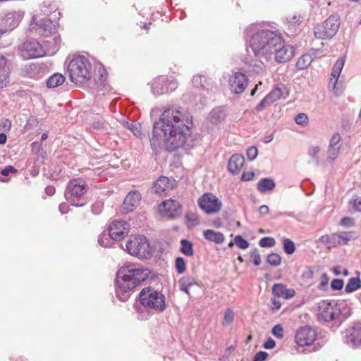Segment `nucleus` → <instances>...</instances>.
Segmentation results:
<instances>
[{"instance_id":"f257e3e1","label":"nucleus","mask_w":361,"mask_h":361,"mask_svg":"<svg viewBox=\"0 0 361 361\" xmlns=\"http://www.w3.org/2000/svg\"><path fill=\"white\" fill-rule=\"evenodd\" d=\"M194 123L190 114L176 108H168L154 122L150 140L154 149L164 147L172 152L180 148L188 149L193 146L192 135Z\"/></svg>"},{"instance_id":"f03ea898","label":"nucleus","mask_w":361,"mask_h":361,"mask_svg":"<svg viewBox=\"0 0 361 361\" xmlns=\"http://www.w3.org/2000/svg\"><path fill=\"white\" fill-rule=\"evenodd\" d=\"M249 45L254 54L250 66L257 73L264 69L265 64L271 60L274 54L279 63H285L294 55L293 47L286 44L280 34L269 30L254 33Z\"/></svg>"},{"instance_id":"7ed1b4c3","label":"nucleus","mask_w":361,"mask_h":361,"mask_svg":"<svg viewBox=\"0 0 361 361\" xmlns=\"http://www.w3.org/2000/svg\"><path fill=\"white\" fill-rule=\"evenodd\" d=\"M151 274L149 269L143 266L126 263L117 272L116 294L122 302L126 301L133 290L147 279Z\"/></svg>"},{"instance_id":"20e7f679","label":"nucleus","mask_w":361,"mask_h":361,"mask_svg":"<svg viewBox=\"0 0 361 361\" xmlns=\"http://www.w3.org/2000/svg\"><path fill=\"white\" fill-rule=\"evenodd\" d=\"M351 314V310L344 301L322 300L317 305V318L325 322L341 324Z\"/></svg>"},{"instance_id":"39448f33","label":"nucleus","mask_w":361,"mask_h":361,"mask_svg":"<svg viewBox=\"0 0 361 361\" xmlns=\"http://www.w3.org/2000/svg\"><path fill=\"white\" fill-rule=\"evenodd\" d=\"M35 32L39 35L49 37L50 39L44 41V47L47 44V53L49 54H54L61 44L60 36L57 34V27L56 25L49 19L38 20L37 17H33V22L30 24V32Z\"/></svg>"},{"instance_id":"423d86ee","label":"nucleus","mask_w":361,"mask_h":361,"mask_svg":"<svg viewBox=\"0 0 361 361\" xmlns=\"http://www.w3.org/2000/svg\"><path fill=\"white\" fill-rule=\"evenodd\" d=\"M91 64L83 56L73 58L69 63L68 71L72 82L83 83L91 78Z\"/></svg>"},{"instance_id":"0eeeda50","label":"nucleus","mask_w":361,"mask_h":361,"mask_svg":"<svg viewBox=\"0 0 361 361\" xmlns=\"http://www.w3.org/2000/svg\"><path fill=\"white\" fill-rule=\"evenodd\" d=\"M138 299L142 307L157 312H162L166 307L165 296L161 292L152 287L142 288L139 293Z\"/></svg>"},{"instance_id":"6e6552de","label":"nucleus","mask_w":361,"mask_h":361,"mask_svg":"<svg viewBox=\"0 0 361 361\" xmlns=\"http://www.w3.org/2000/svg\"><path fill=\"white\" fill-rule=\"evenodd\" d=\"M87 192V184L80 179L71 180L66 187L65 198L73 205L83 206L86 203L85 194Z\"/></svg>"},{"instance_id":"1a4fd4ad","label":"nucleus","mask_w":361,"mask_h":361,"mask_svg":"<svg viewBox=\"0 0 361 361\" xmlns=\"http://www.w3.org/2000/svg\"><path fill=\"white\" fill-rule=\"evenodd\" d=\"M126 250L139 259H148L152 255L149 244L145 236H132L126 243Z\"/></svg>"},{"instance_id":"9d476101","label":"nucleus","mask_w":361,"mask_h":361,"mask_svg":"<svg viewBox=\"0 0 361 361\" xmlns=\"http://www.w3.org/2000/svg\"><path fill=\"white\" fill-rule=\"evenodd\" d=\"M340 27V20L337 15L330 16L323 23L317 25L314 29V33L318 39L333 37Z\"/></svg>"},{"instance_id":"9b49d317","label":"nucleus","mask_w":361,"mask_h":361,"mask_svg":"<svg viewBox=\"0 0 361 361\" xmlns=\"http://www.w3.org/2000/svg\"><path fill=\"white\" fill-rule=\"evenodd\" d=\"M47 52V46L44 47L37 41L24 42L20 49V54L24 59H35L43 56Z\"/></svg>"},{"instance_id":"f8f14e48","label":"nucleus","mask_w":361,"mask_h":361,"mask_svg":"<svg viewBox=\"0 0 361 361\" xmlns=\"http://www.w3.org/2000/svg\"><path fill=\"white\" fill-rule=\"evenodd\" d=\"M178 83L173 78L168 79L164 76L155 78L152 82V91L155 95H160L175 90Z\"/></svg>"},{"instance_id":"ddd939ff","label":"nucleus","mask_w":361,"mask_h":361,"mask_svg":"<svg viewBox=\"0 0 361 361\" xmlns=\"http://www.w3.org/2000/svg\"><path fill=\"white\" fill-rule=\"evenodd\" d=\"M198 204L207 214L216 213L221 207V201L212 193L204 194L200 197Z\"/></svg>"},{"instance_id":"4468645a","label":"nucleus","mask_w":361,"mask_h":361,"mask_svg":"<svg viewBox=\"0 0 361 361\" xmlns=\"http://www.w3.org/2000/svg\"><path fill=\"white\" fill-rule=\"evenodd\" d=\"M159 212L163 217L175 219L180 216L182 209L178 201L168 200L159 205Z\"/></svg>"},{"instance_id":"2eb2a0df","label":"nucleus","mask_w":361,"mask_h":361,"mask_svg":"<svg viewBox=\"0 0 361 361\" xmlns=\"http://www.w3.org/2000/svg\"><path fill=\"white\" fill-rule=\"evenodd\" d=\"M287 96L283 85H277L271 92H269L256 106L257 111H261L272 103L281 99H284Z\"/></svg>"},{"instance_id":"dca6fc26","label":"nucleus","mask_w":361,"mask_h":361,"mask_svg":"<svg viewBox=\"0 0 361 361\" xmlns=\"http://www.w3.org/2000/svg\"><path fill=\"white\" fill-rule=\"evenodd\" d=\"M317 336L315 329L310 326H304L296 332L295 341L300 346H307L314 343Z\"/></svg>"},{"instance_id":"f3484780","label":"nucleus","mask_w":361,"mask_h":361,"mask_svg":"<svg viewBox=\"0 0 361 361\" xmlns=\"http://www.w3.org/2000/svg\"><path fill=\"white\" fill-rule=\"evenodd\" d=\"M129 233V224L124 221H114L109 227V233L111 238L120 240Z\"/></svg>"},{"instance_id":"a211bd4d","label":"nucleus","mask_w":361,"mask_h":361,"mask_svg":"<svg viewBox=\"0 0 361 361\" xmlns=\"http://www.w3.org/2000/svg\"><path fill=\"white\" fill-rule=\"evenodd\" d=\"M344 341L353 346L357 347L361 344V324H355L350 326L343 333Z\"/></svg>"},{"instance_id":"6ab92c4d","label":"nucleus","mask_w":361,"mask_h":361,"mask_svg":"<svg viewBox=\"0 0 361 361\" xmlns=\"http://www.w3.org/2000/svg\"><path fill=\"white\" fill-rule=\"evenodd\" d=\"M141 200V195L137 191H131L126 197L121 205V212L127 214L135 210Z\"/></svg>"},{"instance_id":"aec40b11","label":"nucleus","mask_w":361,"mask_h":361,"mask_svg":"<svg viewBox=\"0 0 361 361\" xmlns=\"http://www.w3.org/2000/svg\"><path fill=\"white\" fill-rule=\"evenodd\" d=\"M229 85L232 92L242 93L247 85V80L245 74L235 73L229 78Z\"/></svg>"},{"instance_id":"412c9836","label":"nucleus","mask_w":361,"mask_h":361,"mask_svg":"<svg viewBox=\"0 0 361 361\" xmlns=\"http://www.w3.org/2000/svg\"><path fill=\"white\" fill-rule=\"evenodd\" d=\"M173 181V180H171L165 176L159 177L154 184V192L158 195L166 193L172 189Z\"/></svg>"},{"instance_id":"4be33fe9","label":"nucleus","mask_w":361,"mask_h":361,"mask_svg":"<svg viewBox=\"0 0 361 361\" xmlns=\"http://www.w3.org/2000/svg\"><path fill=\"white\" fill-rule=\"evenodd\" d=\"M272 293L276 297L288 300L295 296V291L293 288H288L283 283H274L272 286Z\"/></svg>"},{"instance_id":"5701e85b","label":"nucleus","mask_w":361,"mask_h":361,"mask_svg":"<svg viewBox=\"0 0 361 361\" xmlns=\"http://www.w3.org/2000/svg\"><path fill=\"white\" fill-rule=\"evenodd\" d=\"M24 16V13L21 11H11L6 14L4 18V24L8 30H13L16 27Z\"/></svg>"},{"instance_id":"b1692460","label":"nucleus","mask_w":361,"mask_h":361,"mask_svg":"<svg viewBox=\"0 0 361 361\" xmlns=\"http://www.w3.org/2000/svg\"><path fill=\"white\" fill-rule=\"evenodd\" d=\"M244 165V157L240 154H234L228 163V171L233 174L238 173Z\"/></svg>"},{"instance_id":"393cba45","label":"nucleus","mask_w":361,"mask_h":361,"mask_svg":"<svg viewBox=\"0 0 361 361\" xmlns=\"http://www.w3.org/2000/svg\"><path fill=\"white\" fill-rule=\"evenodd\" d=\"M203 235L207 240L214 242L216 244H221L225 240L224 235L222 233L214 231L211 229L205 230L203 232Z\"/></svg>"},{"instance_id":"a878e982","label":"nucleus","mask_w":361,"mask_h":361,"mask_svg":"<svg viewBox=\"0 0 361 361\" xmlns=\"http://www.w3.org/2000/svg\"><path fill=\"white\" fill-rule=\"evenodd\" d=\"M226 118V114L221 107H216L212 110L209 114V119L212 123L222 122Z\"/></svg>"},{"instance_id":"bb28decb","label":"nucleus","mask_w":361,"mask_h":361,"mask_svg":"<svg viewBox=\"0 0 361 361\" xmlns=\"http://www.w3.org/2000/svg\"><path fill=\"white\" fill-rule=\"evenodd\" d=\"M313 61V58L310 54H305L302 55L296 62V68L299 70H304L307 68Z\"/></svg>"},{"instance_id":"cd10ccee","label":"nucleus","mask_w":361,"mask_h":361,"mask_svg":"<svg viewBox=\"0 0 361 361\" xmlns=\"http://www.w3.org/2000/svg\"><path fill=\"white\" fill-rule=\"evenodd\" d=\"M65 81V77L61 73H54L49 78L47 85L49 88H54L62 85Z\"/></svg>"},{"instance_id":"c85d7f7f","label":"nucleus","mask_w":361,"mask_h":361,"mask_svg":"<svg viewBox=\"0 0 361 361\" xmlns=\"http://www.w3.org/2000/svg\"><path fill=\"white\" fill-rule=\"evenodd\" d=\"M275 187L274 181L271 178H263L257 184V190L261 192L271 190Z\"/></svg>"},{"instance_id":"c756f323","label":"nucleus","mask_w":361,"mask_h":361,"mask_svg":"<svg viewBox=\"0 0 361 361\" xmlns=\"http://www.w3.org/2000/svg\"><path fill=\"white\" fill-rule=\"evenodd\" d=\"M361 288V280L357 277H352L348 280L345 286V290L346 293H353Z\"/></svg>"},{"instance_id":"7c9ffc66","label":"nucleus","mask_w":361,"mask_h":361,"mask_svg":"<svg viewBox=\"0 0 361 361\" xmlns=\"http://www.w3.org/2000/svg\"><path fill=\"white\" fill-rule=\"evenodd\" d=\"M338 245H346L353 238V231H342L336 233Z\"/></svg>"},{"instance_id":"2f4dec72","label":"nucleus","mask_w":361,"mask_h":361,"mask_svg":"<svg viewBox=\"0 0 361 361\" xmlns=\"http://www.w3.org/2000/svg\"><path fill=\"white\" fill-rule=\"evenodd\" d=\"M345 61V59L344 57H341L336 61V62L334 65L331 76L334 78H339V75L344 66Z\"/></svg>"},{"instance_id":"473e14b6","label":"nucleus","mask_w":361,"mask_h":361,"mask_svg":"<svg viewBox=\"0 0 361 361\" xmlns=\"http://www.w3.org/2000/svg\"><path fill=\"white\" fill-rule=\"evenodd\" d=\"M180 251L183 254L188 257L193 255L192 244L190 241L183 239L180 241Z\"/></svg>"},{"instance_id":"72a5a7b5","label":"nucleus","mask_w":361,"mask_h":361,"mask_svg":"<svg viewBox=\"0 0 361 361\" xmlns=\"http://www.w3.org/2000/svg\"><path fill=\"white\" fill-rule=\"evenodd\" d=\"M185 219L188 227H193L200 224L197 215L192 212H188L185 214Z\"/></svg>"},{"instance_id":"f704fd0d","label":"nucleus","mask_w":361,"mask_h":361,"mask_svg":"<svg viewBox=\"0 0 361 361\" xmlns=\"http://www.w3.org/2000/svg\"><path fill=\"white\" fill-rule=\"evenodd\" d=\"M338 78L331 76L329 82V88L331 89L336 96H339L342 92V89L338 85Z\"/></svg>"},{"instance_id":"c9c22d12","label":"nucleus","mask_w":361,"mask_h":361,"mask_svg":"<svg viewBox=\"0 0 361 361\" xmlns=\"http://www.w3.org/2000/svg\"><path fill=\"white\" fill-rule=\"evenodd\" d=\"M283 247L284 252L288 255H292L295 250L294 243L289 238L283 239Z\"/></svg>"},{"instance_id":"e433bc0d","label":"nucleus","mask_w":361,"mask_h":361,"mask_svg":"<svg viewBox=\"0 0 361 361\" xmlns=\"http://www.w3.org/2000/svg\"><path fill=\"white\" fill-rule=\"evenodd\" d=\"M319 146H310L307 150V154L315 161L316 164H319V154L320 152Z\"/></svg>"},{"instance_id":"4c0bfd02","label":"nucleus","mask_w":361,"mask_h":361,"mask_svg":"<svg viewBox=\"0 0 361 361\" xmlns=\"http://www.w3.org/2000/svg\"><path fill=\"white\" fill-rule=\"evenodd\" d=\"M275 244L276 241L272 237H264L259 242V245L262 247H271L274 246Z\"/></svg>"},{"instance_id":"58836bf2","label":"nucleus","mask_w":361,"mask_h":361,"mask_svg":"<svg viewBox=\"0 0 361 361\" xmlns=\"http://www.w3.org/2000/svg\"><path fill=\"white\" fill-rule=\"evenodd\" d=\"M281 258L279 254L271 253L267 257V262L272 266H278L281 264Z\"/></svg>"},{"instance_id":"ea45409f","label":"nucleus","mask_w":361,"mask_h":361,"mask_svg":"<svg viewBox=\"0 0 361 361\" xmlns=\"http://www.w3.org/2000/svg\"><path fill=\"white\" fill-rule=\"evenodd\" d=\"M233 318H234L233 312L231 309H227L224 313V321L222 322V324L224 326L230 325L233 322Z\"/></svg>"},{"instance_id":"a19ab883","label":"nucleus","mask_w":361,"mask_h":361,"mask_svg":"<svg viewBox=\"0 0 361 361\" xmlns=\"http://www.w3.org/2000/svg\"><path fill=\"white\" fill-rule=\"evenodd\" d=\"M295 121L298 125L305 126L308 123V117L305 114L300 113L295 116Z\"/></svg>"},{"instance_id":"79ce46f5","label":"nucleus","mask_w":361,"mask_h":361,"mask_svg":"<svg viewBox=\"0 0 361 361\" xmlns=\"http://www.w3.org/2000/svg\"><path fill=\"white\" fill-rule=\"evenodd\" d=\"M234 243L240 249H246L250 245L241 235H236L234 238Z\"/></svg>"},{"instance_id":"37998d69","label":"nucleus","mask_w":361,"mask_h":361,"mask_svg":"<svg viewBox=\"0 0 361 361\" xmlns=\"http://www.w3.org/2000/svg\"><path fill=\"white\" fill-rule=\"evenodd\" d=\"M128 128L136 137H140L142 135L141 126L139 123L133 122L129 125Z\"/></svg>"},{"instance_id":"c03bdc74","label":"nucleus","mask_w":361,"mask_h":361,"mask_svg":"<svg viewBox=\"0 0 361 361\" xmlns=\"http://www.w3.org/2000/svg\"><path fill=\"white\" fill-rule=\"evenodd\" d=\"M176 269L178 274H182L185 271L186 265L183 258L178 257L176 259Z\"/></svg>"},{"instance_id":"a18cd8bd","label":"nucleus","mask_w":361,"mask_h":361,"mask_svg":"<svg viewBox=\"0 0 361 361\" xmlns=\"http://www.w3.org/2000/svg\"><path fill=\"white\" fill-rule=\"evenodd\" d=\"M109 237H110L109 234V235H107L106 233L101 234L98 238L99 244L104 247H109L110 245Z\"/></svg>"},{"instance_id":"49530a36","label":"nucleus","mask_w":361,"mask_h":361,"mask_svg":"<svg viewBox=\"0 0 361 361\" xmlns=\"http://www.w3.org/2000/svg\"><path fill=\"white\" fill-rule=\"evenodd\" d=\"M339 149L340 148L337 147L329 146L328 152H327L328 153V159L331 161L335 160L338 157Z\"/></svg>"},{"instance_id":"de8ad7c7","label":"nucleus","mask_w":361,"mask_h":361,"mask_svg":"<svg viewBox=\"0 0 361 361\" xmlns=\"http://www.w3.org/2000/svg\"><path fill=\"white\" fill-rule=\"evenodd\" d=\"M272 334L278 338L283 337V329L281 324L275 325L271 330Z\"/></svg>"},{"instance_id":"09e8293b","label":"nucleus","mask_w":361,"mask_h":361,"mask_svg":"<svg viewBox=\"0 0 361 361\" xmlns=\"http://www.w3.org/2000/svg\"><path fill=\"white\" fill-rule=\"evenodd\" d=\"M341 140V137L338 133H335L333 135L330 140L329 146L331 147H341L340 142Z\"/></svg>"},{"instance_id":"8fccbe9b","label":"nucleus","mask_w":361,"mask_h":361,"mask_svg":"<svg viewBox=\"0 0 361 361\" xmlns=\"http://www.w3.org/2000/svg\"><path fill=\"white\" fill-rule=\"evenodd\" d=\"M340 224L345 228H350L354 226L355 221L351 217H343L340 221Z\"/></svg>"},{"instance_id":"3c124183","label":"nucleus","mask_w":361,"mask_h":361,"mask_svg":"<svg viewBox=\"0 0 361 361\" xmlns=\"http://www.w3.org/2000/svg\"><path fill=\"white\" fill-rule=\"evenodd\" d=\"M193 284H195V282L193 281L192 279H190V278L183 277L179 280L180 288H185V287H190Z\"/></svg>"},{"instance_id":"603ef678","label":"nucleus","mask_w":361,"mask_h":361,"mask_svg":"<svg viewBox=\"0 0 361 361\" xmlns=\"http://www.w3.org/2000/svg\"><path fill=\"white\" fill-rule=\"evenodd\" d=\"M250 257L252 259L255 265L258 266L261 264V257L257 249L250 252Z\"/></svg>"},{"instance_id":"864d4df0","label":"nucleus","mask_w":361,"mask_h":361,"mask_svg":"<svg viewBox=\"0 0 361 361\" xmlns=\"http://www.w3.org/2000/svg\"><path fill=\"white\" fill-rule=\"evenodd\" d=\"M205 81V78L203 75H195L192 79V84L196 87H200L203 86V82Z\"/></svg>"},{"instance_id":"5fc2aeb1","label":"nucleus","mask_w":361,"mask_h":361,"mask_svg":"<svg viewBox=\"0 0 361 361\" xmlns=\"http://www.w3.org/2000/svg\"><path fill=\"white\" fill-rule=\"evenodd\" d=\"M258 154V149L255 147H250L247 150V156L249 160H254Z\"/></svg>"},{"instance_id":"6e6d98bb","label":"nucleus","mask_w":361,"mask_h":361,"mask_svg":"<svg viewBox=\"0 0 361 361\" xmlns=\"http://www.w3.org/2000/svg\"><path fill=\"white\" fill-rule=\"evenodd\" d=\"M331 286L334 290H339L343 287V281L341 279H334L331 281Z\"/></svg>"},{"instance_id":"4d7b16f0","label":"nucleus","mask_w":361,"mask_h":361,"mask_svg":"<svg viewBox=\"0 0 361 361\" xmlns=\"http://www.w3.org/2000/svg\"><path fill=\"white\" fill-rule=\"evenodd\" d=\"M17 172V170L12 166H6L4 169L1 170V175L4 176H8L10 173H15Z\"/></svg>"},{"instance_id":"13d9d810","label":"nucleus","mask_w":361,"mask_h":361,"mask_svg":"<svg viewBox=\"0 0 361 361\" xmlns=\"http://www.w3.org/2000/svg\"><path fill=\"white\" fill-rule=\"evenodd\" d=\"M352 206L357 212H361V197H356L353 200Z\"/></svg>"},{"instance_id":"bf43d9fd","label":"nucleus","mask_w":361,"mask_h":361,"mask_svg":"<svg viewBox=\"0 0 361 361\" xmlns=\"http://www.w3.org/2000/svg\"><path fill=\"white\" fill-rule=\"evenodd\" d=\"M301 18V16L299 14L294 13L291 16H290L287 20L289 23L295 25L297 24Z\"/></svg>"},{"instance_id":"052dcab7","label":"nucleus","mask_w":361,"mask_h":361,"mask_svg":"<svg viewBox=\"0 0 361 361\" xmlns=\"http://www.w3.org/2000/svg\"><path fill=\"white\" fill-rule=\"evenodd\" d=\"M268 357V353L264 351L258 352L255 357L254 361H264Z\"/></svg>"},{"instance_id":"680f3d73","label":"nucleus","mask_w":361,"mask_h":361,"mask_svg":"<svg viewBox=\"0 0 361 361\" xmlns=\"http://www.w3.org/2000/svg\"><path fill=\"white\" fill-rule=\"evenodd\" d=\"M314 275V271L311 267L307 268L305 271H303L302 274V279H312Z\"/></svg>"},{"instance_id":"e2e57ef3","label":"nucleus","mask_w":361,"mask_h":361,"mask_svg":"<svg viewBox=\"0 0 361 361\" xmlns=\"http://www.w3.org/2000/svg\"><path fill=\"white\" fill-rule=\"evenodd\" d=\"M254 176H255V173L252 171L244 172L242 174L241 180L243 181H249V180H251L254 178Z\"/></svg>"},{"instance_id":"0e129e2a","label":"nucleus","mask_w":361,"mask_h":361,"mask_svg":"<svg viewBox=\"0 0 361 361\" xmlns=\"http://www.w3.org/2000/svg\"><path fill=\"white\" fill-rule=\"evenodd\" d=\"M329 239H330V248L338 246L336 233L329 235Z\"/></svg>"},{"instance_id":"69168bd1","label":"nucleus","mask_w":361,"mask_h":361,"mask_svg":"<svg viewBox=\"0 0 361 361\" xmlns=\"http://www.w3.org/2000/svg\"><path fill=\"white\" fill-rule=\"evenodd\" d=\"M1 126L4 131H8L11 128V122L8 119H4L1 123Z\"/></svg>"},{"instance_id":"338daca9","label":"nucleus","mask_w":361,"mask_h":361,"mask_svg":"<svg viewBox=\"0 0 361 361\" xmlns=\"http://www.w3.org/2000/svg\"><path fill=\"white\" fill-rule=\"evenodd\" d=\"M9 83L8 77L7 75H0V88L5 87Z\"/></svg>"},{"instance_id":"774afa93","label":"nucleus","mask_w":361,"mask_h":361,"mask_svg":"<svg viewBox=\"0 0 361 361\" xmlns=\"http://www.w3.org/2000/svg\"><path fill=\"white\" fill-rule=\"evenodd\" d=\"M276 343L275 341L271 338H269L267 341L264 343V348L266 349H272L275 347Z\"/></svg>"}]
</instances>
